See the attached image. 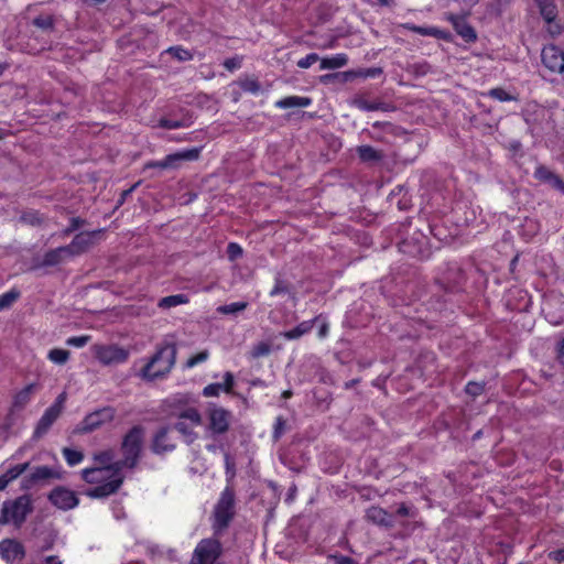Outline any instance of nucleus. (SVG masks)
Here are the masks:
<instances>
[{
	"instance_id": "f257e3e1",
	"label": "nucleus",
	"mask_w": 564,
	"mask_h": 564,
	"mask_svg": "<svg viewBox=\"0 0 564 564\" xmlns=\"http://www.w3.org/2000/svg\"><path fill=\"white\" fill-rule=\"evenodd\" d=\"M143 437V427L133 426L122 440V458L119 460H115L116 453L113 449L95 454L94 459L97 466L85 468L82 471L83 479L86 482L96 485L94 488L87 490V496L91 498H102L119 489L124 479L122 469H132L139 462Z\"/></svg>"
},
{
	"instance_id": "f03ea898",
	"label": "nucleus",
	"mask_w": 564,
	"mask_h": 564,
	"mask_svg": "<svg viewBox=\"0 0 564 564\" xmlns=\"http://www.w3.org/2000/svg\"><path fill=\"white\" fill-rule=\"evenodd\" d=\"M176 361V348L174 345L160 346L153 356L144 361L135 376L147 382L165 379Z\"/></svg>"
},
{
	"instance_id": "7ed1b4c3",
	"label": "nucleus",
	"mask_w": 564,
	"mask_h": 564,
	"mask_svg": "<svg viewBox=\"0 0 564 564\" xmlns=\"http://www.w3.org/2000/svg\"><path fill=\"white\" fill-rule=\"evenodd\" d=\"M206 436L217 438L228 432L232 414L230 411L217 405L216 403H209L206 410Z\"/></svg>"
},
{
	"instance_id": "20e7f679",
	"label": "nucleus",
	"mask_w": 564,
	"mask_h": 564,
	"mask_svg": "<svg viewBox=\"0 0 564 564\" xmlns=\"http://www.w3.org/2000/svg\"><path fill=\"white\" fill-rule=\"evenodd\" d=\"M33 510L31 497L23 495L14 500L6 501L2 506L0 523H13L20 527Z\"/></svg>"
},
{
	"instance_id": "39448f33",
	"label": "nucleus",
	"mask_w": 564,
	"mask_h": 564,
	"mask_svg": "<svg viewBox=\"0 0 564 564\" xmlns=\"http://www.w3.org/2000/svg\"><path fill=\"white\" fill-rule=\"evenodd\" d=\"M202 424V415L195 408H187L178 413L174 429L182 435L186 444H192L198 438V433L194 431Z\"/></svg>"
},
{
	"instance_id": "423d86ee",
	"label": "nucleus",
	"mask_w": 564,
	"mask_h": 564,
	"mask_svg": "<svg viewBox=\"0 0 564 564\" xmlns=\"http://www.w3.org/2000/svg\"><path fill=\"white\" fill-rule=\"evenodd\" d=\"M95 358L104 366L124 364L130 357V350L116 344H99L91 348Z\"/></svg>"
},
{
	"instance_id": "0eeeda50",
	"label": "nucleus",
	"mask_w": 564,
	"mask_h": 564,
	"mask_svg": "<svg viewBox=\"0 0 564 564\" xmlns=\"http://www.w3.org/2000/svg\"><path fill=\"white\" fill-rule=\"evenodd\" d=\"M234 492L227 487L215 507L214 528L216 532L223 531L229 524L234 516Z\"/></svg>"
},
{
	"instance_id": "6e6552de",
	"label": "nucleus",
	"mask_w": 564,
	"mask_h": 564,
	"mask_svg": "<svg viewBox=\"0 0 564 564\" xmlns=\"http://www.w3.org/2000/svg\"><path fill=\"white\" fill-rule=\"evenodd\" d=\"M221 553V545L216 539H206L198 543L192 557V564H214Z\"/></svg>"
},
{
	"instance_id": "1a4fd4ad",
	"label": "nucleus",
	"mask_w": 564,
	"mask_h": 564,
	"mask_svg": "<svg viewBox=\"0 0 564 564\" xmlns=\"http://www.w3.org/2000/svg\"><path fill=\"white\" fill-rule=\"evenodd\" d=\"M48 500L52 502V505L61 510L73 509L79 502L76 494L73 490L64 487H57L53 489L48 495Z\"/></svg>"
},
{
	"instance_id": "9d476101",
	"label": "nucleus",
	"mask_w": 564,
	"mask_h": 564,
	"mask_svg": "<svg viewBox=\"0 0 564 564\" xmlns=\"http://www.w3.org/2000/svg\"><path fill=\"white\" fill-rule=\"evenodd\" d=\"M199 156V149L193 148L180 151L165 156L163 160L152 164V166L160 169L177 167L181 161H194Z\"/></svg>"
},
{
	"instance_id": "9b49d317",
	"label": "nucleus",
	"mask_w": 564,
	"mask_h": 564,
	"mask_svg": "<svg viewBox=\"0 0 564 564\" xmlns=\"http://www.w3.org/2000/svg\"><path fill=\"white\" fill-rule=\"evenodd\" d=\"M100 232V230H97L91 232H80L76 235L72 242L66 246L69 254L74 257L88 250L95 243L96 236H98Z\"/></svg>"
},
{
	"instance_id": "f8f14e48",
	"label": "nucleus",
	"mask_w": 564,
	"mask_h": 564,
	"mask_svg": "<svg viewBox=\"0 0 564 564\" xmlns=\"http://www.w3.org/2000/svg\"><path fill=\"white\" fill-rule=\"evenodd\" d=\"M542 62L551 72L558 73L564 65V53L554 45L542 50Z\"/></svg>"
},
{
	"instance_id": "ddd939ff",
	"label": "nucleus",
	"mask_w": 564,
	"mask_h": 564,
	"mask_svg": "<svg viewBox=\"0 0 564 564\" xmlns=\"http://www.w3.org/2000/svg\"><path fill=\"white\" fill-rule=\"evenodd\" d=\"M175 442L173 437L171 436L170 429L169 427H162L160 429L152 441V451L155 454H164L167 452H172L175 448Z\"/></svg>"
},
{
	"instance_id": "4468645a",
	"label": "nucleus",
	"mask_w": 564,
	"mask_h": 564,
	"mask_svg": "<svg viewBox=\"0 0 564 564\" xmlns=\"http://www.w3.org/2000/svg\"><path fill=\"white\" fill-rule=\"evenodd\" d=\"M445 18L466 42H474L477 39L475 30L467 23L465 17L448 13Z\"/></svg>"
},
{
	"instance_id": "2eb2a0df",
	"label": "nucleus",
	"mask_w": 564,
	"mask_h": 564,
	"mask_svg": "<svg viewBox=\"0 0 564 564\" xmlns=\"http://www.w3.org/2000/svg\"><path fill=\"white\" fill-rule=\"evenodd\" d=\"M113 417L112 409L106 408L87 415L83 422L82 430L84 432H91L106 422L111 421Z\"/></svg>"
},
{
	"instance_id": "dca6fc26",
	"label": "nucleus",
	"mask_w": 564,
	"mask_h": 564,
	"mask_svg": "<svg viewBox=\"0 0 564 564\" xmlns=\"http://www.w3.org/2000/svg\"><path fill=\"white\" fill-rule=\"evenodd\" d=\"M0 555L7 562L21 560L24 556L23 545L15 540H3L0 542Z\"/></svg>"
},
{
	"instance_id": "f3484780",
	"label": "nucleus",
	"mask_w": 564,
	"mask_h": 564,
	"mask_svg": "<svg viewBox=\"0 0 564 564\" xmlns=\"http://www.w3.org/2000/svg\"><path fill=\"white\" fill-rule=\"evenodd\" d=\"M61 414L62 412L57 409L48 406L39 420L33 436L40 438L45 435Z\"/></svg>"
},
{
	"instance_id": "a211bd4d",
	"label": "nucleus",
	"mask_w": 564,
	"mask_h": 564,
	"mask_svg": "<svg viewBox=\"0 0 564 564\" xmlns=\"http://www.w3.org/2000/svg\"><path fill=\"white\" fill-rule=\"evenodd\" d=\"M534 177L540 182L549 184L550 186L560 192L564 186V181L544 165H539L535 167Z\"/></svg>"
},
{
	"instance_id": "6ab92c4d",
	"label": "nucleus",
	"mask_w": 564,
	"mask_h": 564,
	"mask_svg": "<svg viewBox=\"0 0 564 564\" xmlns=\"http://www.w3.org/2000/svg\"><path fill=\"white\" fill-rule=\"evenodd\" d=\"M405 30L417 33L422 36H433L442 40H449L451 34L444 30L434 26H419L412 23H404L402 25Z\"/></svg>"
},
{
	"instance_id": "aec40b11",
	"label": "nucleus",
	"mask_w": 564,
	"mask_h": 564,
	"mask_svg": "<svg viewBox=\"0 0 564 564\" xmlns=\"http://www.w3.org/2000/svg\"><path fill=\"white\" fill-rule=\"evenodd\" d=\"M37 390L36 383H29L23 389L18 391L13 397V410L24 409L32 400L34 392Z\"/></svg>"
},
{
	"instance_id": "412c9836",
	"label": "nucleus",
	"mask_w": 564,
	"mask_h": 564,
	"mask_svg": "<svg viewBox=\"0 0 564 564\" xmlns=\"http://www.w3.org/2000/svg\"><path fill=\"white\" fill-rule=\"evenodd\" d=\"M366 517L369 521L384 527L392 525V517L382 508L371 507L367 510Z\"/></svg>"
},
{
	"instance_id": "4be33fe9",
	"label": "nucleus",
	"mask_w": 564,
	"mask_h": 564,
	"mask_svg": "<svg viewBox=\"0 0 564 564\" xmlns=\"http://www.w3.org/2000/svg\"><path fill=\"white\" fill-rule=\"evenodd\" d=\"M312 104L311 98L302 96H289L275 102V107L280 109L289 108H306Z\"/></svg>"
},
{
	"instance_id": "5701e85b",
	"label": "nucleus",
	"mask_w": 564,
	"mask_h": 564,
	"mask_svg": "<svg viewBox=\"0 0 564 564\" xmlns=\"http://www.w3.org/2000/svg\"><path fill=\"white\" fill-rule=\"evenodd\" d=\"M72 256L68 252V249L66 246L58 247L56 249L47 251L43 257V264L44 265H56L67 258H70Z\"/></svg>"
},
{
	"instance_id": "b1692460",
	"label": "nucleus",
	"mask_w": 564,
	"mask_h": 564,
	"mask_svg": "<svg viewBox=\"0 0 564 564\" xmlns=\"http://www.w3.org/2000/svg\"><path fill=\"white\" fill-rule=\"evenodd\" d=\"M348 63V57L344 53L321 58V69H336L344 67Z\"/></svg>"
},
{
	"instance_id": "393cba45",
	"label": "nucleus",
	"mask_w": 564,
	"mask_h": 564,
	"mask_svg": "<svg viewBox=\"0 0 564 564\" xmlns=\"http://www.w3.org/2000/svg\"><path fill=\"white\" fill-rule=\"evenodd\" d=\"M317 318L304 321L300 323L296 327L284 332L283 337L289 340L297 339L302 337L303 335L310 333L315 324Z\"/></svg>"
},
{
	"instance_id": "a878e982",
	"label": "nucleus",
	"mask_w": 564,
	"mask_h": 564,
	"mask_svg": "<svg viewBox=\"0 0 564 564\" xmlns=\"http://www.w3.org/2000/svg\"><path fill=\"white\" fill-rule=\"evenodd\" d=\"M188 302H189L188 296L186 294L180 293V294L162 297L159 301L158 306L162 310H170V308L178 306V305L187 304Z\"/></svg>"
},
{
	"instance_id": "bb28decb",
	"label": "nucleus",
	"mask_w": 564,
	"mask_h": 564,
	"mask_svg": "<svg viewBox=\"0 0 564 564\" xmlns=\"http://www.w3.org/2000/svg\"><path fill=\"white\" fill-rule=\"evenodd\" d=\"M535 1L540 8V12H541L543 19L545 20V22H547L549 24L554 22L557 17V11H556V7L552 2V0H535Z\"/></svg>"
},
{
	"instance_id": "cd10ccee",
	"label": "nucleus",
	"mask_w": 564,
	"mask_h": 564,
	"mask_svg": "<svg viewBox=\"0 0 564 564\" xmlns=\"http://www.w3.org/2000/svg\"><path fill=\"white\" fill-rule=\"evenodd\" d=\"M357 154L364 162L380 161L383 158L382 152L376 150L370 145H360L357 148Z\"/></svg>"
},
{
	"instance_id": "c85d7f7f",
	"label": "nucleus",
	"mask_w": 564,
	"mask_h": 564,
	"mask_svg": "<svg viewBox=\"0 0 564 564\" xmlns=\"http://www.w3.org/2000/svg\"><path fill=\"white\" fill-rule=\"evenodd\" d=\"M70 352L62 348H53L47 354V359L56 365H64L68 361Z\"/></svg>"
},
{
	"instance_id": "c756f323",
	"label": "nucleus",
	"mask_w": 564,
	"mask_h": 564,
	"mask_svg": "<svg viewBox=\"0 0 564 564\" xmlns=\"http://www.w3.org/2000/svg\"><path fill=\"white\" fill-rule=\"evenodd\" d=\"M62 452L66 463L69 466H76L84 460V454L80 451L65 447Z\"/></svg>"
},
{
	"instance_id": "7c9ffc66",
	"label": "nucleus",
	"mask_w": 564,
	"mask_h": 564,
	"mask_svg": "<svg viewBox=\"0 0 564 564\" xmlns=\"http://www.w3.org/2000/svg\"><path fill=\"white\" fill-rule=\"evenodd\" d=\"M248 307L247 302H234L217 307V312L224 315H231L245 311Z\"/></svg>"
},
{
	"instance_id": "2f4dec72",
	"label": "nucleus",
	"mask_w": 564,
	"mask_h": 564,
	"mask_svg": "<svg viewBox=\"0 0 564 564\" xmlns=\"http://www.w3.org/2000/svg\"><path fill=\"white\" fill-rule=\"evenodd\" d=\"M20 297L18 290H10L0 294V312L12 306V304Z\"/></svg>"
},
{
	"instance_id": "473e14b6",
	"label": "nucleus",
	"mask_w": 564,
	"mask_h": 564,
	"mask_svg": "<svg viewBox=\"0 0 564 564\" xmlns=\"http://www.w3.org/2000/svg\"><path fill=\"white\" fill-rule=\"evenodd\" d=\"M54 477H58V475L52 468H50L47 466L36 467L31 475V478L34 481L54 478Z\"/></svg>"
},
{
	"instance_id": "72a5a7b5",
	"label": "nucleus",
	"mask_w": 564,
	"mask_h": 564,
	"mask_svg": "<svg viewBox=\"0 0 564 564\" xmlns=\"http://www.w3.org/2000/svg\"><path fill=\"white\" fill-rule=\"evenodd\" d=\"M209 358V351L207 349L197 352L196 355L189 357L185 362V368H194L197 365L205 362Z\"/></svg>"
},
{
	"instance_id": "f704fd0d",
	"label": "nucleus",
	"mask_w": 564,
	"mask_h": 564,
	"mask_svg": "<svg viewBox=\"0 0 564 564\" xmlns=\"http://www.w3.org/2000/svg\"><path fill=\"white\" fill-rule=\"evenodd\" d=\"M188 126H189V122L186 119L175 120V119L162 118L159 121V127L164 128V129H178V128H185Z\"/></svg>"
},
{
	"instance_id": "c9c22d12",
	"label": "nucleus",
	"mask_w": 564,
	"mask_h": 564,
	"mask_svg": "<svg viewBox=\"0 0 564 564\" xmlns=\"http://www.w3.org/2000/svg\"><path fill=\"white\" fill-rule=\"evenodd\" d=\"M278 295H286L291 299H293V294L290 291L289 286L280 279L275 280V284L270 291V296H278Z\"/></svg>"
},
{
	"instance_id": "e433bc0d",
	"label": "nucleus",
	"mask_w": 564,
	"mask_h": 564,
	"mask_svg": "<svg viewBox=\"0 0 564 564\" xmlns=\"http://www.w3.org/2000/svg\"><path fill=\"white\" fill-rule=\"evenodd\" d=\"M271 352V345L264 341H260L252 347L250 352L252 358H260L268 356Z\"/></svg>"
},
{
	"instance_id": "4c0bfd02",
	"label": "nucleus",
	"mask_w": 564,
	"mask_h": 564,
	"mask_svg": "<svg viewBox=\"0 0 564 564\" xmlns=\"http://www.w3.org/2000/svg\"><path fill=\"white\" fill-rule=\"evenodd\" d=\"M166 53L171 56L175 57L178 61H188L192 55L187 50H184L180 46H172L166 50Z\"/></svg>"
},
{
	"instance_id": "58836bf2",
	"label": "nucleus",
	"mask_w": 564,
	"mask_h": 564,
	"mask_svg": "<svg viewBox=\"0 0 564 564\" xmlns=\"http://www.w3.org/2000/svg\"><path fill=\"white\" fill-rule=\"evenodd\" d=\"M28 467H29V463L15 465V466L9 468L4 475L9 478V480L12 481L15 478H18L20 475H22L28 469Z\"/></svg>"
},
{
	"instance_id": "ea45409f",
	"label": "nucleus",
	"mask_w": 564,
	"mask_h": 564,
	"mask_svg": "<svg viewBox=\"0 0 564 564\" xmlns=\"http://www.w3.org/2000/svg\"><path fill=\"white\" fill-rule=\"evenodd\" d=\"M21 220L32 226L40 225L42 223L41 215L35 210H30L21 216Z\"/></svg>"
},
{
	"instance_id": "a19ab883",
	"label": "nucleus",
	"mask_w": 564,
	"mask_h": 564,
	"mask_svg": "<svg viewBox=\"0 0 564 564\" xmlns=\"http://www.w3.org/2000/svg\"><path fill=\"white\" fill-rule=\"evenodd\" d=\"M90 340V336L88 335H82V336H74L66 339V344L72 347L82 348L86 346Z\"/></svg>"
},
{
	"instance_id": "79ce46f5",
	"label": "nucleus",
	"mask_w": 564,
	"mask_h": 564,
	"mask_svg": "<svg viewBox=\"0 0 564 564\" xmlns=\"http://www.w3.org/2000/svg\"><path fill=\"white\" fill-rule=\"evenodd\" d=\"M221 391H223L221 383H210L203 389L202 393L205 398H214V397H218Z\"/></svg>"
},
{
	"instance_id": "37998d69",
	"label": "nucleus",
	"mask_w": 564,
	"mask_h": 564,
	"mask_svg": "<svg viewBox=\"0 0 564 564\" xmlns=\"http://www.w3.org/2000/svg\"><path fill=\"white\" fill-rule=\"evenodd\" d=\"M241 88L245 91L251 93V94H258L261 91V86L256 79H246L241 83Z\"/></svg>"
},
{
	"instance_id": "c03bdc74",
	"label": "nucleus",
	"mask_w": 564,
	"mask_h": 564,
	"mask_svg": "<svg viewBox=\"0 0 564 564\" xmlns=\"http://www.w3.org/2000/svg\"><path fill=\"white\" fill-rule=\"evenodd\" d=\"M319 59V56L316 53L307 54L305 57L297 61V66L300 68H308L311 67L315 62Z\"/></svg>"
},
{
	"instance_id": "a18cd8bd",
	"label": "nucleus",
	"mask_w": 564,
	"mask_h": 564,
	"mask_svg": "<svg viewBox=\"0 0 564 564\" xmlns=\"http://www.w3.org/2000/svg\"><path fill=\"white\" fill-rule=\"evenodd\" d=\"M228 258L232 261L242 256V248L235 242H230L227 247Z\"/></svg>"
},
{
	"instance_id": "49530a36",
	"label": "nucleus",
	"mask_w": 564,
	"mask_h": 564,
	"mask_svg": "<svg viewBox=\"0 0 564 564\" xmlns=\"http://www.w3.org/2000/svg\"><path fill=\"white\" fill-rule=\"evenodd\" d=\"M489 96L499 101H509L512 97L502 88H494L489 91Z\"/></svg>"
},
{
	"instance_id": "de8ad7c7",
	"label": "nucleus",
	"mask_w": 564,
	"mask_h": 564,
	"mask_svg": "<svg viewBox=\"0 0 564 564\" xmlns=\"http://www.w3.org/2000/svg\"><path fill=\"white\" fill-rule=\"evenodd\" d=\"M484 388H485V386L482 383L469 382L466 386L465 391H466V393H468L473 397H477L482 393Z\"/></svg>"
},
{
	"instance_id": "09e8293b",
	"label": "nucleus",
	"mask_w": 564,
	"mask_h": 564,
	"mask_svg": "<svg viewBox=\"0 0 564 564\" xmlns=\"http://www.w3.org/2000/svg\"><path fill=\"white\" fill-rule=\"evenodd\" d=\"M223 391L226 393H230L235 386V377L231 372L227 371L224 375Z\"/></svg>"
},
{
	"instance_id": "8fccbe9b",
	"label": "nucleus",
	"mask_w": 564,
	"mask_h": 564,
	"mask_svg": "<svg viewBox=\"0 0 564 564\" xmlns=\"http://www.w3.org/2000/svg\"><path fill=\"white\" fill-rule=\"evenodd\" d=\"M83 224H84V221L80 218H78V217L72 218L70 225L66 229L63 230V235L64 236L69 235L70 232L77 230Z\"/></svg>"
},
{
	"instance_id": "3c124183",
	"label": "nucleus",
	"mask_w": 564,
	"mask_h": 564,
	"mask_svg": "<svg viewBox=\"0 0 564 564\" xmlns=\"http://www.w3.org/2000/svg\"><path fill=\"white\" fill-rule=\"evenodd\" d=\"M66 399H67L66 392H62L61 394L57 395V398L55 399L54 403L51 406L57 409L59 412H63Z\"/></svg>"
},
{
	"instance_id": "603ef678",
	"label": "nucleus",
	"mask_w": 564,
	"mask_h": 564,
	"mask_svg": "<svg viewBox=\"0 0 564 564\" xmlns=\"http://www.w3.org/2000/svg\"><path fill=\"white\" fill-rule=\"evenodd\" d=\"M549 557L558 564H564V549L550 552Z\"/></svg>"
},
{
	"instance_id": "864d4df0",
	"label": "nucleus",
	"mask_w": 564,
	"mask_h": 564,
	"mask_svg": "<svg viewBox=\"0 0 564 564\" xmlns=\"http://www.w3.org/2000/svg\"><path fill=\"white\" fill-rule=\"evenodd\" d=\"M224 65L227 69L232 70L240 66V59L239 58H229V59L225 61Z\"/></svg>"
},
{
	"instance_id": "5fc2aeb1",
	"label": "nucleus",
	"mask_w": 564,
	"mask_h": 564,
	"mask_svg": "<svg viewBox=\"0 0 564 564\" xmlns=\"http://www.w3.org/2000/svg\"><path fill=\"white\" fill-rule=\"evenodd\" d=\"M334 561L336 564H356L351 557L345 555L334 556Z\"/></svg>"
},
{
	"instance_id": "6e6d98bb",
	"label": "nucleus",
	"mask_w": 564,
	"mask_h": 564,
	"mask_svg": "<svg viewBox=\"0 0 564 564\" xmlns=\"http://www.w3.org/2000/svg\"><path fill=\"white\" fill-rule=\"evenodd\" d=\"M43 564H63V561L56 555H48L43 558Z\"/></svg>"
},
{
	"instance_id": "4d7b16f0",
	"label": "nucleus",
	"mask_w": 564,
	"mask_h": 564,
	"mask_svg": "<svg viewBox=\"0 0 564 564\" xmlns=\"http://www.w3.org/2000/svg\"><path fill=\"white\" fill-rule=\"evenodd\" d=\"M10 481L4 474L0 476V490H3Z\"/></svg>"
},
{
	"instance_id": "13d9d810",
	"label": "nucleus",
	"mask_w": 564,
	"mask_h": 564,
	"mask_svg": "<svg viewBox=\"0 0 564 564\" xmlns=\"http://www.w3.org/2000/svg\"><path fill=\"white\" fill-rule=\"evenodd\" d=\"M34 23L37 25V26H41V28H45V26H48L50 25V21L45 20V19H35L34 20Z\"/></svg>"
},
{
	"instance_id": "bf43d9fd",
	"label": "nucleus",
	"mask_w": 564,
	"mask_h": 564,
	"mask_svg": "<svg viewBox=\"0 0 564 564\" xmlns=\"http://www.w3.org/2000/svg\"><path fill=\"white\" fill-rule=\"evenodd\" d=\"M380 73H381V69H379V68H371V69L367 70L365 76H367V77H375V76H377Z\"/></svg>"
},
{
	"instance_id": "052dcab7",
	"label": "nucleus",
	"mask_w": 564,
	"mask_h": 564,
	"mask_svg": "<svg viewBox=\"0 0 564 564\" xmlns=\"http://www.w3.org/2000/svg\"><path fill=\"white\" fill-rule=\"evenodd\" d=\"M327 332H328V326L326 324H323L319 328L318 336L321 338H323L327 335Z\"/></svg>"
},
{
	"instance_id": "680f3d73",
	"label": "nucleus",
	"mask_w": 564,
	"mask_h": 564,
	"mask_svg": "<svg viewBox=\"0 0 564 564\" xmlns=\"http://www.w3.org/2000/svg\"><path fill=\"white\" fill-rule=\"evenodd\" d=\"M398 513L401 514V516H409L410 514V510L408 507L405 506H401L399 509H398Z\"/></svg>"
},
{
	"instance_id": "e2e57ef3",
	"label": "nucleus",
	"mask_w": 564,
	"mask_h": 564,
	"mask_svg": "<svg viewBox=\"0 0 564 564\" xmlns=\"http://www.w3.org/2000/svg\"><path fill=\"white\" fill-rule=\"evenodd\" d=\"M220 447L216 444L206 445V449L210 453H216Z\"/></svg>"
},
{
	"instance_id": "0e129e2a",
	"label": "nucleus",
	"mask_w": 564,
	"mask_h": 564,
	"mask_svg": "<svg viewBox=\"0 0 564 564\" xmlns=\"http://www.w3.org/2000/svg\"><path fill=\"white\" fill-rule=\"evenodd\" d=\"M225 463H226L227 473H229V470L231 468V462H230V457L227 453L225 454Z\"/></svg>"
},
{
	"instance_id": "69168bd1",
	"label": "nucleus",
	"mask_w": 564,
	"mask_h": 564,
	"mask_svg": "<svg viewBox=\"0 0 564 564\" xmlns=\"http://www.w3.org/2000/svg\"><path fill=\"white\" fill-rule=\"evenodd\" d=\"M558 354L560 356L564 357V339L560 343Z\"/></svg>"
},
{
	"instance_id": "338daca9",
	"label": "nucleus",
	"mask_w": 564,
	"mask_h": 564,
	"mask_svg": "<svg viewBox=\"0 0 564 564\" xmlns=\"http://www.w3.org/2000/svg\"><path fill=\"white\" fill-rule=\"evenodd\" d=\"M381 6H388L389 4V1L388 0H377Z\"/></svg>"
},
{
	"instance_id": "774afa93",
	"label": "nucleus",
	"mask_w": 564,
	"mask_h": 564,
	"mask_svg": "<svg viewBox=\"0 0 564 564\" xmlns=\"http://www.w3.org/2000/svg\"><path fill=\"white\" fill-rule=\"evenodd\" d=\"M558 74H561L562 78L564 79V64H563V67L560 69Z\"/></svg>"
}]
</instances>
